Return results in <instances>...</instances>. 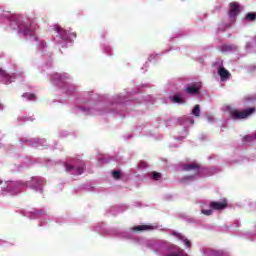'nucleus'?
<instances>
[{
	"mask_svg": "<svg viewBox=\"0 0 256 256\" xmlns=\"http://www.w3.org/2000/svg\"><path fill=\"white\" fill-rule=\"evenodd\" d=\"M256 113L255 107H249L244 110H233L231 112V116L234 119H248V117H251V115Z\"/></svg>",
	"mask_w": 256,
	"mask_h": 256,
	"instance_id": "f257e3e1",
	"label": "nucleus"
},
{
	"mask_svg": "<svg viewBox=\"0 0 256 256\" xmlns=\"http://www.w3.org/2000/svg\"><path fill=\"white\" fill-rule=\"evenodd\" d=\"M183 171H193V175L189 176V179H192V177H196V175H199L201 171V166L197 163L184 164Z\"/></svg>",
	"mask_w": 256,
	"mask_h": 256,
	"instance_id": "f03ea898",
	"label": "nucleus"
},
{
	"mask_svg": "<svg viewBox=\"0 0 256 256\" xmlns=\"http://www.w3.org/2000/svg\"><path fill=\"white\" fill-rule=\"evenodd\" d=\"M54 29H55L56 33H58L60 35L61 39H64V41H68V39H71V35L73 37H77L76 32L69 34V32H67V30L61 28V26H55Z\"/></svg>",
	"mask_w": 256,
	"mask_h": 256,
	"instance_id": "7ed1b4c3",
	"label": "nucleus"
},
{
	"mask_svg": "<svg viewBox=\"0 0 256 256\" xmlns=\"http://www.w3.org/2000/svg\"><path fill=\"white\" fill-rule=\"evenodd\" d=\"M230 10L228 12V15L231 19H235V17H237V15H239L240 13V9H239V3L237 2H231L230 5Z\"/></svg>",
	"mask_w": 256,
	"mask_h": 256,
	"instance_id": "20e7f679",
	"label": "nucleus"
},
{
	"mask_svg": "<svg viewBox=\"0 0 256 256\" xmlns=\"http://www.w3.org/2000/svg\"><path fill=\"white\" fill-rule=\"evenodd\" d=\"M66 171L68 173H71V171H74L72 172V175H83L85 168L83 166L75 167L71 164H66Z\"/></svg>",
	"mask_w": 256,
	"mask_h": 256,
	"instance_id": "39448f33",
	"label": "nucleus"
},
{
	"mask_svg": "<svg viewBox=\"0 0 256 256\" xmlns=\"http://www.w3.org/2000/svg\"><path fill=\"white\" fill-rule=\"evenodd\" d=\"M210 209H214L215 211H221L223 209H227V201L224 199L221 202H210Z\"/></svg>",
	"mask_w": 256,
	"mask_h": 256,
	"instance_id": "423d86ee",
	"label": "nucleus"
},
{
	"mask_svg": "<svg viewBox=\"0 0 256 256\" xmlns=\"http://www.w3.org/2000/svg\"><path fill=\"white\" fill-rule=\"evenodd\" d=\"M218 75L220 76L221 81H227L231 77V73L223 66L219 68Z\"/></svg>",
	"mask_w": 256,
	"mask_h": 256,
	"instance_id": "0eeeda50",
	"label": "nucleus"
},
{
	"mask_svg": "<svg viewBox=\"0 0 256 256\" xmlns=\"http://www.w3.org/2000/svg\"><path fill=\"white\" fill-rule=\"evenodd\" d=\"M24 35H31L34 31H37V24H28L22 30Z\"/></svg>",
	"mask_w": 256,
	"mask_h": 256,
	"instance_id": "6e6552de",
	"label": "nucleus"
},
{
	"mask_svg": "<svg viewBox=\"0 0 256 256\" xmlns=\"http://www.w3.org/2000/svg\"><path fill=\"white\" fill-rule=\"evenodd\" d=\"M185 91L188 95H198L199 86H197V84L190 85L185 89Z\"/></svg>",
	"mask_w": 256,
	"mask_h": 256,
	"instance_id": "1a4fd4ad",
	"label": "nucleus"
},
{
	"mask_svg": "<svg viewBox=\"0 0 256 256\" xmlns=\"http://www.w3.org/2000/svg\"><path fill=\"white\" fill-rule=\"evenodd\" d=\"M237 49V46L233 44H224L221 46L222 53H233Z\"/></svg>",
	"mask_w": 256,
	"mask_h": 256,
	"instance_id": "9d476101",
	"label": "nucleus"
},
{
	"mask_svg": "<svg viewBox=\"0 0 256 256\" xmlns=\"http://www.w3.org/2000/svg\"><path fill=\"white\" fill-rule=\"evenodd\" d=\"M133 229L134 231H149V229H153V227L149 225H138L135 226Z\"/></svg>",
	"mask_w": 256,
	"mask_h": 256,
	"instance_id": "9b49d317",
	"label": "nucleus"
},
{
	"mask_svg": "<svg viewBox=\"0 0 256 256\" xmlns=\"http://www.w3.org/2000/svg\"><path fill=\"white\" fill-rule=\"evenodd\" d=\"M149 177H150V179H153L154 181H159L161 179L162 175L159 172L153 171V172H150Z\"/></svg>",
	"mask_w": 256,
	"mask_h": 256,
	"instance_id": "f8f14e48",
	"label": "nucleus"
},
{
	"mask_svg": "<svg viewBox=\"0 0 256 256\" xmlns=\"http://www.w3.org/2000/svg\"><path fill=\"white\" fill-rule=\"evenodd\" d=\"M201 113V107L199 106V104L194 106V109L192 110V114L194 115V117H199Z\"/></svg>",
	"mask_w": 256,
	"mask_h": 256,
	"instance_id": "ddd939ff",
	"label": "nucleus"
},
{
	"mask_svg": "<svg viewBox=\"0 0 256 256\" xmlns=\"http://www.w3.org/2000/svg\"><path fill=\"white\" fill-rule=\"evenodd\" d=\"M247 21H255L256 20V13L255 12H249L246 14Z\"/></svg>",
	"mask_w": 256,
	"mask_h": 256,
	"instance_id": "4468645a",
	"label": "nucleus"
},
{
	"mask_svg": "<svg viewBox=\"0 0 256 256\" xmlns=\"http://www.w3.org/2000/svg\"><path fill=\"white\" fill-rule=\"evenodd\" d=\"M173 102L174 103H185V100L179 96V94H175L173 97Z\"/></svg>",
	"mask_w": 256,
	"mask_h": 256,
	"instance_id": "2eb2a0df",
	"label": "nucleus"
},
{
	"mask_svg": "<svg viewBox=\"0 0 256 256\" xmlns=\"http://www.w3.org/2000/svg\"><path fill=\"white\" fill-rule=\"evenodd\" d=\"M0 77H3L4 79L11 80V76H9V74L1 68H0Z\"/></svg>",
	"mask_w": 256,
	"mask_h": 256,
	"instance_id": "dca6fc26",
	"label": "nucleus"
},
{
	"mask_svg": "<svg viewBox=\"0 0 256 256\" xmlns=\"http://www.w3.org/2000/svg\"><path fill=\"white\" fill-rule=\"evenodd\" d=\"M253 139H254L253 136L246 135V136L243 137L242 141H243L244 144H247V143H251L253 141Z\"/></svg>",
	"mask_w": 256,
	"mask_h": 256,
	"instance_id": "f3484780",
	"label": "nucleus"
},
{
	"mask_svg": "<svg viewBox=\"0 0 256 256\" xmlns=\"http://www.w3.org/2000/svg\"><path fill=\"white\" fill-rule=\"evenodd\" d=\"M112 177L116 180L121 179V171H113L112 172Z\"/></svg>",
	"mask_w": 256,
	"mask_h": 256,
	"instance_id": "a211bd4d",
	"label": "nucleus"
},
{
	"mask_svg": "<svg viewBox=\"0 0 256 256\" xmlns=\"http://www.w3.org/2000/svg\"><path fill=\"white\" fill-rule=\"evenodd\" d=\"M202 213H203V215H207V216L213 215V210H211V209H209V210H202Z\"/></svg>",
	"mask_w": 256,
	"mask_h": 256,
	"instance_id": "6ab92c4d",
	"label": "nucleus"
},
{
	"mask_svg": "<svg viewBox=\"0 0 256 256\" xmlns=\"http://www.w3.org/2000/svg\"><path fill=\"white\" fill-rule=\"evenodd\" d=\"M184 245H186V247H191V241H189V239H184Z\"/></svg>",
	"mask_w": 256,
	"mask_h": 256,
	"instance_id": "aec40b11",
	"label": "nucleus"
},
{
	"mask_svg": "<svg viewBox=\"0 0 256 256\" xmlns=\"http://www.w3.org/2000/svg\"><path fill=\"white\" fill-rule=\"evenodd\" d=\"M35 97H36L35 94H29L28 95V100L29 101H35Z\"/></svg>",
	"mask_w": 256,
	"mask_h": 256,
	"instance_id": "412c9836",
	"label": "nucleus"
},
{
	"mask_svg": "<svg viewBox=\"0 0 256 256\" xmlns=\"http://www.w3.org/2000/svg\"><path fill=\"white\" fill-rule=\"evenodd\" d=\"M20 30L23 31V28H21V26H19Z\"/></svg>",
	"mask_w": 256,
	"mask_h": 256,
	"instance_id": "4be33fe9",
	"label": "nucleus"
},
{
	"mask_svg": "<svg viewBox=\"0 0 256 256\" xmlns=\"http://www.w3.org/2000/svg\"><path fill=\"white\" fill-rule=\"evenodd\" d=\"M20 30L23 31V28H21V26H19Z\"/></svg>",
	"mask_w": 256,
	"mask_h": 256,
	"instance_id": "5701e85b",
	"label": "nucleus"
}]
</instances>
